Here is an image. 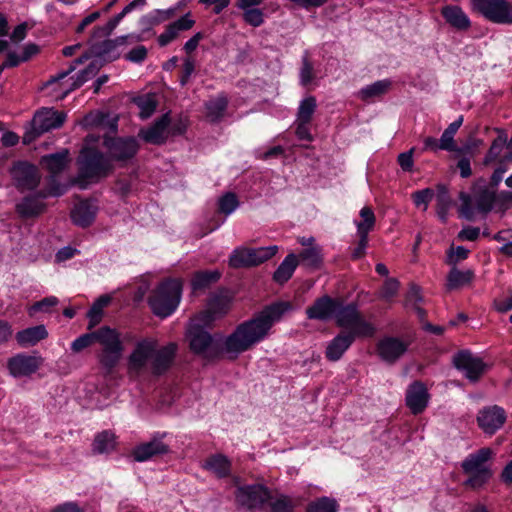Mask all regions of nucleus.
Listing matches in <instances>:
<instances>
[{"instance_id":"obj_60","label":"nucleus","mask_w":512,"mask_h":512,"mask_svg":"<svg viewBox=\"0 0 512 512\" xmlns=\"http://www.w3.org/2000/svg\"><path fill=\"white\" fill-rule=\"evenodd\" d=\"M435 196V192L432 188H425L417 190L412 193V199L416 207L424 205L423 210H427L429 202Z\"/></svg>"},{"instance_id":"obj_63","label":"nucleus","mask_w":512,"mask_h":512,"mask_svg":"<svg viewBox=\"0 0 512 512\" xmlns=\"http://www.w3.org/2000/svg\"><path fill=\"white\" fill-rule=\"evenodd\" d=\"M178 34H179V31L176 29V27L171 22L170 24H168L166 26L165 31L158 36L157 42L160 47H165L169 43H171L173 40H175L177 38Z\"/></svg>"},{"instance_id":"obj_14","label":"nucleus","mask_w":512,"mask_h":512,"mask_svg":"<svg viewBox=\"0 0 512 512\" xmlns=\"http://www.w3.org/2000/svg\"><path fill=\"white\" fill-rule=\"evenodd\" d=\"M42 356L18 353L7 360V369L14 378L30 377L42 365Z\"/></svg>"},{"instance_id":"obj_36","label":"nucleus","mask_w":512,"mask_h":512,"mask_svg":"<svg viewBox=\"0 0 512 512\" xmlns=\"http://www.w3.org/2000/svg\"><path fill=\"white\" fill-rule=\"evenodd\" d=\"M221 278L219 270H201L197 271L192 280L191 287L193 291H199L209 288Z\"/></svg>"},{"instance_id":"obj_49","label":"nucleus","mask_w":512,"mask_h":512,"mask_svg":"<svg viewBox=\"0 0 512 512\" xmlns=\"http://www.w3.org/2000/svg\"><path fill=\"white\" fill-rule=\"evenodd\" d=\"M314 67L309 59L308 51H305L301 59V68L299 70V83L301 86H308L314 79Z\"/></svg>"},{"instance_id":"obj_17","label":"nucleus","mask_w":512,"mask_h":512,"mask_svg":"<svg viewBox=\"0 0 512 512\" xmlns=\"http://www.w3.org/2000/svg\"><path fill=\"white\" fill-rule=\"evenodd\" d=\"M178 351V344L176 342H169L168 344L157 348L151 356L150 371L154 377H161L165 375L173 366Z\"/></svg>"},{"instance_id":"obj_51","label":"nucleus","mask_w":512,"mask_h":512,"mask_svg":"<svg viewBox=\"0 0 512 512\" xmlns=\"http://www.w3.org/2000/svg\"><path fill=\"white\" fill-rule=\"evenodd\" d=\"M360 217L363 219L361 222H356L357 232L369 234L375 225V214L373 210L365 206L360 210Z\"/></svg>"},{"instance_id":"obj_28","label":"nucleus","mask_w":512,"mask_h":512,"mask_svg":"<svg viewBox=\"0 0 512 512\" xmlns=\"http://www.w3.org/2000/svg\"><path fill=\"white\" fill-rule=\"evenodd\" d=\"M46 207L43 201H37L34 196L26 195L16 204L15 210L21 218L32 219L44 213Z\"/></svg>"},{"instance_id":"obj_59","label":"nucleus","mask_w":512,"mask_h":512,"mask_svg":"<svg viewBox=\"0 0 512 512\" xmlns=\"http://www.w3.org/2000/svg\"><path fill=\"white\" fill-rule=\"evenodd\" d=\"M277 245H271L267 247H259V248H251L252 252H254V259L256 266L268 261L278 252Z\"/></svg>"},{"instance_id":"obj_64","label":"nucleus","mask_w":512,"mask_h":512,"mask_svg":"<svg viewBox=\"0 0 512 512\" xmlns=\"http://www.w3.org/2000/svg\"><path fill=\"white\" fill-rule=\"evenodd\" d=\"M195 71V61L191 57H186L183 61V68L179 83L182 87L186 86L189 82L191 75Z\"/></svg>"},{"instance_id":"obj_1","label":"nucleus","mask_w":512,"mask_h":512,"mask_svg":"<svg viewBox=\"0 0 512 512\" xmlns=\"http://www.w3.org/2000/svg\"><path fill=\"white\" fill-rule=\"evenodd\" d=\"M292 310L291 302L276 301L266 305L252 318L239 323L228 336L221 332L211 333L197 326L193 330L185 331V339L190 352L206 362L218 361L225 354L228 359L235 360L240 354L263 341L274 323Z\"/></svg>"},{"instance_id":"obj_35","label":"nucleus","mask_w":512,"mask_h":512,"mask_svg":"<svg viewBox=\"0 0 512 512\" xmlns=\"http://www.w3.org/2000/svg\"><path fill=\"white\" fill-rule=\"evenodd\" d=\"M116 447L115 434L109 430H104L95 435L92 443L93 454H108Z\"/></svg>"},{"instance_id":"obj_5","label":"nucleus","mask_w":512,"mask_h":512,"mask_svg":"<svg viewBox=\"0 0 512 512\" xmlns=\"http://www.w3.org/2000/svg\"><path fill=\"white\" fill-rule=\"evenodd\" d=\"M495 455L490 447H483L470 453L461 463V468L465 474L470 475L464 481V485L472 489H480L486 485L493 477V470L487 462L492 460Z\"/></svg>"},{"instance_id":"obj_32","label":"nucleus","mask_w":512,"mask_h":512,"mask_svg":"<svg viewBox=\"0 0 512 512\" xmlns=\"http://www.w3.org/2000/svg\"><path fill=\"white\" fill-rule=\"evenodd\" d=\"M203 468L211 471L218 478H225L230 475L231 462L223 454H214L205 461Z\"/></svg>"},{"instance_id":"obj_10","label":"nucleus","mask_w":512,"mask_h":512,"mask_svg":"<svg viewBox=\"0 0 512 512\" xmlns=\"http://www.w3.org/2000/svg\"><path fill=\"white\" fill-rule=\"evenodd\" d=\"M9 174L14 187L20 192L35 191L41 181L37 166L27 160L14 161Z\"/></svg>"},{"instance_id":"obj_22","label":"nucleus","mask_w":512,"mask_h":512,"mask_svg":"<svg viewBox=\"0 0 512 512\" xmlns=\"http://www.w3.org/2000/svg\"><path fill=\"white\" fill-rule=\"evenodd\" d=\"M357 338L361 337L344 331L339 332L326 346V359L330 362L339 361Z\"/></svg>"},{"instance_id":"obj_9","label":"nucleus","mask_w":512,"mask_h":512,"mask_svg":"<svg viewBox=\"0 0 512 512\" xmlns=\"http://www.w3.org/2000/svg\"><path fill=\"white\" fill-rule=\"evenodd\" d=\"M471 7L492 23L512 25V5L507 0H471Z\"/></svg>"},{"instance_id":"obj_3","label":"nucleus","mask_w":512,"mask_h":512,"mask_svg":"<svg viewBox=\"0 0 512 512\" xmlns=\"http://www.w3.org/2000/svg\"><path fill=\"white\" fill-rule=\"evenodd\" d=\"M77 174L72 183L80 190H86L91 184H97L114 171L106 153L95 146L82 145L76 158Z\"/></svg>"},{"instance_id":"obj_48","label":"nucleus","mask_w":512,"mask_h":512,"mask_svg":"<svg viewBox=\"0 0 512 512\" xmlns=\"http://www.w3.org/2000/svg\"><path fill=\"white\" fill-rule=\"evenodd\" d=\"M217 319L218 317L215 316L214 311L207 308L189 322L186 330H193V328L197 326L208 330Z\"/></svg>"},{"instance_id":"obj_23","label":"nucleus","mask_w":512,"mask_h":512,"mask_svg":"<svg viewBox=\"0 0 512 512\" xmlns=\"http://www.w3.org/2000/svg\"><path fill=\"white\" fill-rule=\"evenodd\" d=\"M98 207L91 204L88 200L81 201L71 211V220L73 224L81 228H88L95 221Z\"/></svg>"},{"instance_id":"obj_31","label":"nucleus","mask_w":512,"mask_h":512,"mask_svg":"<svg viewBox=\"0 0 512 512\" xmlns=\"http://www.w3.org/2000/svg\"><path fill=\"white\" fill-rule=\"evenodd\" d=\"M91 37V45L95 58L101 59L103 65L107 62H113L120 57V53L116 51V45L112 39H105L100 42H93Z\"/></svg>"},{"instance_id":"obj_56","label":"nucleus","mask_w":512,"mask_h":512,"mask_svg":"<svg viewBox=\"0 0 512 512\" xmlns=\"http://www.w3.org/2000/svg\"><path fill=\"white\" fill-rule=\"evenodd\" d=\"M188 128V118L179 114L175 119H171L170 125L167 128V133L173 137L182 136L186 133Z\"/></svg>"},{"instance_id":"obj_37","label":"nucleus","mask_w":512,"mask_h":512,"mask_svg":"<svg viewBox=\"0 0 512 512\" xmlns=\"http://www.w3.org/2000/svg\"><path fill=\"white\" fill-rule=\"evenodd\" d=\"M473 277L474 272L472 270L461 271L453 266L447 275L446 288L449 291L459 289L469 284Z\"/></svg>"},{"instance_id":"obj_57","label":"nucleus","mask_w":512,"mask_h":512,"mask_svg":"<svg viewBox=\"0 0 512 512\" xmlns=\"http://www.w3.org/2000/svg\"><path fill=\"white\" fill-rule=\"evenodd\" d=\"M243 10V20L246 24L252 27H259L264 23V13L260 8L252 7Z\"/></svg>"},{"instance_id":"obj_47","label":"nucleus","mask_w":512,"mask_h":512,"mask_svg":"<svg viewBox=\"0 0 512 512\" xmlns=\"http://www.w3.org/2000/svg\"><path fill=\"white\" fill-rule=\"evenodd\" d=\"M240 205L234 192H226L218 199V211L226 216L232 214Z\"/></svg>"},{"instance_id":"obj_42","label":"nucleus","mask_w":512,"mask_h":512,"mask_svg":"<svg viewBox=\"0 0 512 512\" xmlns=\"http://www.w3.org/2000/svg\"><path fill=\"white\" fill-rule=\"evenodd\" d=\"M498 136L492 141V144L483 158V165L487 166L495 161L500 155L504 145L508 146L507 134L504 129H496Z\"/></svg>"},{"instance_id":"obj_24","label":"nucleus","mask_w":512,"mask_h":512,"mask_svg":"<svg viewBox=\"0 0 512 512\" xmlns=\"http://www.w3.org/2000/svg\"><path fill=\"white\" fill-rule=\"evenodd\" d=\"M48 331L44 324L28 327L18 331L15 335L17 344L22 348L32 347L48 338Z\"/></svg>"},{"instance_id":"obj_43","label":"nucleus","mask_w":512,"mask_h":512,"mask_svg":"<svg viewBox=\"0 0 512 512\" xmlns=\"http://www.w3.org/2000/svg\"><path fill=\"white\" fill-rule=\"evenodd\" d=\"M476 209L486 215L490 213L496 203V192L489 188L480 189L476 193Z\"/></svg>"},{"instance_id":"obj_30","label":"nucleus","mask_w":512,"mask_h":512,"mask_svg":"<svg viewBox=\"0 0 512 512\" xmlns=\"http://www.w3.org/2000/svg\"><path fill=\"white\" fill-rule=\"evenodd\" d=\"M297 257L299 264L312 271L320 270L324 263L322 248L319 245L304 248Z\"/></svg>"},{"instance_id":"obj_4","label":"nucleus","mask_w":512,"mask_h":512,"mask_svg":"<svg viewBox=\"0 0 512 512\" xmlns=\"http://www.w3.org/2000/svg\"><path fill=\"white\" fill-rule=\"evenodd\" d=\"M182 291L179 279L167 278L161 281L147 298L152 313L161 319L172 315L180 304Z\"/></svg>"},{"instance_id":"obj_45","label":"nucleus","mask_w":512,"mask_h":512,"mask_svg":"<svg viewBox=\"0 0 512 512\" xmlns=\"http://www.w3.org/2000/svg\"><path fill=\"white\" fill-rule=\"evenodd\" d=\"M339 504L335 498L322 496L306 506V512H338Z\"/></svg>"},{"instance_id":"obj_12","label":"nucleus","mask_w":512,"mask_h":512,"mask_svg":"<svg viewBox=\"0 0 512 512\" xmlns=\"http://www.w3.org/2000/svg\"><path fill=\"white\" fill-rule=\"evenodd\" d=\"M236 501L250 510L260 509L272 499L270 489L263 484H249L237 487Z\"/></svg>"},{"instance_id":"obj_16","label":"nucleus","mask_w":512,"mask_h":512,"mask_svg":"<svg viewBox=\"0 0 512 512\" xmlns=\"http://www.w3.org/2000/svg\"><path fill=\"white\" fill-rule=\"evenodd\" d=\"M409 345L399 337L385 336L377 343V354L383 362L393 365L407 353Z\"/></svg>"},{"instance_id":"obj_58","label":"nucleus","mask_w":512,"mask_h":512,"mask_svg":"<svg viewBox=\"0 0 512 512\" xmlns=\"http://www.w3.org/2000/svg\"><path fill=\"white\" fill-rule=\"evenodd\" d=\"M424 302V297L422 295V288L418 284L411 282L409 284L408 291L405 295V306L419 305Z\"/></svg>"},{"instance_id":"obj_44","label":"nucleus","mask_w":512,"mask_h":512,"mask_svg":"<svg viewBox=\"0 0 512 512\" xmlns=\"http://www.w3.org/2000/svg\"><path fill=\"white\" fill-rule=\"evenodd\" d=\"M391 86L389 79H383L373 82L372 84L366 85L359 91V97L362 100H369L374 97L384 95Z\"/></svg>"},{"instance_id":"obj_54","label":"nucleus","mask_w":512,"mask_h":512,"mask_svg":"<svg viewBox=\"0 0 512 512\" xmlns=\"http://www.w3.org/2000/svg\"><path fill=\"white\" fill-rule=\"evenodd\" d=\"M269 512H295V504L287 495H280L273 501H269Z\"/></svg>"},{"instance_id":"obj_41","label":"nucleus","mask_w":512,"mask_h":512,"mask_svg":"<svg viewBox=\"0 0 512 512\" xmlns=\"http://www.w3.org/2000/svg\"><path fill=\"white\" fill-rule=\"evenodd\" d=\"M111 301L110 296L102 295L95 300L90 309L87 312V318L89 319L87 329L91 330L98 325L103 316V308Z\"/></svg>"},{"instance_id":"obj_2","label":"nucleus","mask_w":512,"mask_h":512,"mask_svg":"<svg viewBox=\"0 0 512 512\" xmlns=\"http://www.w3.org/2000/svg\"><path fill=\"white\" fill-rule=\"evenodd\" d=\"M98 342L102 350L97 355L98 362L106 375L111 374L119 364L124 344L117 329L110 326H102L99 329L77 337L71 344L73 352H80L92 343Z\"/></svg>"},{"instance_id":"obj_29","label":"nucleus","mask_w":512,"mask_h":512,"mask_svg":"<svg viewBox=\"0 0 512 512\" xmlns=\"http://www.w3.org/2000/svg\"><path fill=\"white\" fill-rule=\"evenodd\" d=\"M298 265L297 255L289 253L274 271L272 279L279 285L285 284L292 278Z\"/></svg>"},{"instance_id":"obj_20","label":"nucleus","mask_w":512,"mask_h":512,"mask_svg":"<svg viewBox=\"0 0 512 512\" xmlns=\"http://www.w3.org/2000/svg\"><path fill=\"white\" fill-rule=\"evenodd\" d=\"M338 298L327 294L315 299L312 305L307 307L306 316L310 320L327 322L333 319Z\"/></svg>"},{"instance_id":"obj_52","label":"nucleus","mask_w":512,"mask_h":512,"mask_svg":"<svg viewBox=\"0 0 512 512\" xmlns=\"http://www.w3.org/2000/svg\"><path fill=\"white\" fill-rule=\"evenodd\" d=\"M106 120L107 112L91 111L83 117L80 125L83 129L86 130L91 128H98L102 126Z\"/></svg>"},{"instance_id":"obj_27","label":"nucleus","mask_w":512,"mask_h":512,"mask_svg":"<svg viewBox=\"0 0 512 512\" xmlns=\"http://www.w3.org/2000/svg\"><path fill=\"white\" fill-rule=\"evenodd\" d=\"M69 163V150L62 149L61 151L46 154L41 156L40 164L51 176H56L64 171Z\"/></svg>"},{"instance_id":"obj_6","label":"nucleus","mask_w":512,"mask_h":512,"mask_svg":"<svg viewBox=\"0 0 512 512\" xmlns=\"http://www.w3.org/2000/svg\"><path fill=\"white\" fill-rule=\"evenodd\" d=\"M333 319L338 327L346 329L344 330L346 333L369 338L376 332L374 325L363 318L358 303L354 301L344 303L338 298Z\"/></svg>"},{"instance_id":"obj_62","label":"nucleus","mask_w":512,"mask_h":512,"mask_svg":"<svg viewBox=\"0 0 512 512\" xmlns=\"http://www.w3.org/2000/svg\"><path fill=\"white\" fill-rule=\"evenodd\" d=\"M400 287V282L397 278H387L381 289V297L389 300L394 297Z\"/></svg>"},{"instance_id":"obj_40","label":"nucleus","mask_w":512,"mask_h":512,"mask_svg":"<svg viewBox=\"0 0 512 512\" xmlns=\"http://www.w3.org/2000/svg\"><path fill=\"white\" fill-rule=\"evenodd\" d=\"M132 102L140 109L139 117L141 119L150 118L155 112L158 102L153 93L135 96Z\"/></svg>"},{"instance_id":"obj_33","label":"nucleus","mask_w":512,"mask_h":512,"mask_svg":"<svg viewBox=\"0 0 512 512\" xmlns=\"http://www.w3.org/2000/svg\"><path fill=\"white\" fill-rule=\"evenodd\" d=\"M254 252L251 248L237 247L229 257V266L233 269L256 267Z\"/></svg>"},{"instance_id":"obj_46","label":"nucleus","mask_w":512,"mask_h":512,"mask_svg":"<svg viewBox=\"0 0 512 512\" xmlns=\"http://www.w3.org/2000/svg\"><path fill=\"white\" fill-rule=\"evenodd\" d=\"M317 102L314 96H308L304 98L298 107L297 111V121H301L303 123H310L312 120V116L316 110Z\"/></svg>"},{"instance_id":"obj_38","label":"nucleus","mask_w":512,"mask_h":512,"mask_svg":"<svg viewBox=\"0 0 512 512\" xmlns=\"http://www.w3.org/2000/svg\"><path fill=\"white\" fill-rule=\"evenodd\" d=\"M227 107L228 98L223 93L205 103L207 116L212 122H218L223 117Z\"/></svg>"},{"instance_id":"obj_15","label":"nucleus","mask_w":512,"mask_h":512,"mask_svg":"<svg viewBox=\"0 0 512 512\" xmlns=\"http://www.w3.org/2000/svg\"><path fill=\"white\" fill-rule=\"evenodd\" d=\"M476 420L478 427L485 434L491 436L503 427L507 420V414L501 406H485L479 410Z\"/></svg>"},{"instance_id":"obj_26","label":"nucleus","mask_w":512,"mask_h":512,"mask_svg":"<svg viewBox=\"0 0 512 512\" xmlns=\"http://www.w3.org/2000/svg\"><path fill=\"white\" fill-rule=\"evenodd\" d=\"M177 12V8L155 9L141 16L138 24L141 27V35L152 31L153 27L171 19Z\"/></svg>"},{"instance_id":"obj_39","label":"nucleus","mask_w":512,"mask_h":512,"mask_svg":"<svg viewBox=\"0 0 512 512\" xmlns=\"http://www.w3.org/2000/svg\"><path fill=\"white\" fill-rule=\"evenodd\" d=\"M463 116L460 115L455 121L449 124V126L444 130L439 140V148L445 151H455L456 145L454 142V135L457 133L458 129L461 127L463 123Z\"/></svg>"},{"instance_id":"obj_11","label":"nucleus","mask_w":512,"mask_h":512,"mask_svg":"<svg viewBox=\"0 0 512 512\" xmlns=\"http://www.w3.org/2000/svg\"><path fill=\"white\" fill-rule=\"evenodd\" d=\"M168 435L167 432H154L147 442L140 443L133 447L131 456L136 462H146L155 457L164 456L171 452L168 444L163 439Z\"/></svg>"},{"instance_id":"obj_18","label":"nucleus","mask_w":512,"mask_h":512,"mask_svg":"<svg viewBox=\"0 0 512 512\" xmlns=\"http://www.w3.org/2000/svg\"><path fill=\"white\" fill-rule=\"evenodd\" d=\"M170 112H166L157 118L152 125L147 128H141L136 138L142 139L144 142L152 145H163L167 141L165 132L170 125Z\"/></svg>"},{"instance_id":"obj_8","label":"nucleus","mask_w":512,"mask_h":512,"mask_svg":"<svg viewBox=\"0 0 512 512\" xmlns=\"http://www.w3.org/2000/svg\"><path fill=\"white\" fill-rule=\"evenodd\" d=\"M102 146L110 163L116 162L120 167L128 166L140 150V143L134 136L104 134Z\"/></svg>"},{"instance_id":"obj_25","label":"nucleus","mask_w":512,"mask_h":512,"mask_svg":"<svg viewBox=\"0 0 512 512\" xmlns=\"http://www.w3.org/2000/svg\"><path fill=\"white\" fill-rule=\"evenodd\" d=\"M441 15L446 23L456 30L466 31L471 27L469 17L458 5H446L442 7Z\"/></svg>"},{"instance_id":"obj_53","label":"nucleus","mask_w":512,"mask_h":512,"mask_svg":"<svg viewBox=\"0 0 512 512\" xmlns=\"http://www.w3.org/2000/svg\"><path fill=\"white\" fill-rule=\"evenodd\" d=\"M123 19L120 13L112 17L104 26H96L92 31V38L108 37Z\"/></svg>"},{"instance_id":"obj_19","label":"nucleus","mask_w":512,"mask_h":512,"mask_svg":"<svg viewBox=\"0 0 512 512\" xmlns=\"http://www.w3.org/2000/svg\"><path fill=\"white\" fill-rule=\"evenodd\" d=\"M429 399L430 394L422 381H413L408 386L405 394V404L414 415H418L425 410Z\"/></svg>"},{"instance_id":"obj_34","label":"nucleus","mask_w":512,"mask_h":512,"mask_svg":"<svg viewBox=\"0 0 512 512\" xmlns=\"http://www.w3.org/2000/svg\"><path fill=\"white\" fill-rule=\"evenodd\" d=\"M436 213L439 220L445 224L448 219V211L452 205V199L447 185L439 183L436 186Z\"/></svg>"},{"instance_id":"obj_55","label":"nucleus","mask_w":512,"mask_h":512,"mask_svg":"<svg viewBox=\"0 0 512 512\" xmlns=\"http://www.w3.org/2000/svg\"><path fill=\"white\" fill-rule=\"evenodd\" d=\"M103 66V62L94 60L84 69L80 70L75 77L84 85L87 81L94 78Z\"/></svg>"},{"instance_id":"obj_13","label":"nucleus","mask_w":512,"mask_h":512,"mask_svg":"<svg viewBox=\"0 0 512 512\" xmlns=\"http://www.w3.org/2000/svg\"><path fill=\"white\" fill-rule=\"evenodd\" d=\"M454 367L464 372L470 382H477L484 374L486 364L480 357L474 356L470 350H460L453 356Z\"/></svg>"},{"instance_id":"obj_21","label":"nucleus","mask_w":512,"mask_h":512,"mask_svg":"<svg viewBox=\"0 0 512 512\" xmlns=\"http://www.w3.org/2000/svg\"><path fill=\"white\" fill-rule=\"evenodd\" d=\"M157 342L152 339H142L138 341L135 348L128 357V368L130 371L140 372L151 359Z\"/></svg>"},{"instance_id":"obj_61","label":"nucleus","mask_w":512,"mask_h":512,"mask_svg":"<svg viewBox=\"0 0 512 512\" xmlns=\"http://www.w3.org/2000/svg\"><path fill=\"white\" fill-rule=\"evenodd\" d=\"M59 300L55 296H48L40 301L35 302L28 310L29 315H33L36 312L42 311V312H49V308L56 306L58 304Z\"/></svg>"},{"instance_id":"obj_50","label":"nucleus","mask_w":512,"mask_h":512,"mask_svg":"<svg viewBox=\"0 0 512 512\" xmlns=\"http://www.w3.org/2000/svg\"><path fill=\"white\" fill-rule=\"evenodd\" d=\"M461 205L458 209L459 217L467 221L475 220V208L472 205V197L469 193L461 191L459 193Z\"/></svg>"},{"instance_id":"obj_7","label":"nucleus","mask_w":512,"mask_h":512,"mask_svg":"<svg viewBox=\"0 0 512 512\" xmlns=\"http://www.w3.org/2000/svg\"><path fill=\"white\" fill-rule=\"evenodd\" d=\"M66 118V112L58 111L53 107L38 109L32 119L24 126L23 145H30L44 133L59 129L66 121Z\"/></svg>"}]
</instances>
